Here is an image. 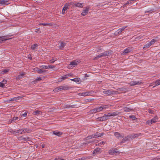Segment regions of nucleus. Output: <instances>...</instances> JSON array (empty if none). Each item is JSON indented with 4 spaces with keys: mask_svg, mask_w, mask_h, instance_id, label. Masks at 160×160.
I'll return each mask as SVG.
<instances>
[{
    "mask_svg": "<svg viewBox=\"0 0 160 160\" xmlns=\"http://www.w3.org/2000/svg\"><path fill=\"white\" fill-rule=\"evenodd\" d=\"M103 93L109 96L111 95L117 94H118V92L112 90H108L103 91Z\"/></svg>",
    "mask_w": 160,
    "mask_h": 160,
    "instance_id": "nucleus-1",
    "label": "nucleus"
},
{
    "mask_svg": "<svg viewBox=\"0 0 160 160\" xmlns=\"http://www.w3.org/2000/svg\"><path fill=\"white\" fill-rule=\"evenodd\" d=\"M80 62L81 61L79 59H76L73 60L71 62L70 64L69 65L68 67L69 68H70L72 66L73 67H75L78 65Z\"/></svg>",
    "mask_w": 160,
    "mask_h": 160,
    "instance_id": "nucleus-2",
    "label": "nucleus"
},
{
    "mask_svg": "<svg viewBox=\"0 0 160 160\" xmlns=\"http://www.w3.org/2000/svg\"><path fill=\"white\" fill-rule=\"evenodd\" d=\"M69 89V87L67 86H59L54 90L55 92H58L62 90H67Z\"/></svg>",
    "mask_w": 160,
    "mask_h": 160,
    "instance_id": "nucleus-3",
    "label": "nucleus"
},
{
    "mask_svg": "<svg viewBox=\"0 0 160 160\" xmlns=\"http://www.w3.org/2000/svg\"><path fill=\"white\" fill-rule=\"evenodd\" d=\"M110 54V52H109V51H106L100 53L94 59H96L98 58L101 57H105L109 55Z\"/></svg>",
    "mask_w": 160,
    "mask_h": 160,
    "instance_id": "nucleus-4",
    "label": "nucleus"
},
{
    "mask_svg": "<svg viewBox=\"0 0 160 160\" xmlns=\"http://www.w3.org/2000/svg\"><path fill=\"white\" fill-rule=\"evenodd\" d=\"M142 83L141 81H132L130 82L129 84L130 85V86H134L135 85H139L142 84Z\"/></svg>",
    "mask_w": 160,
    "mask_h": 160,
    "instance_id": "nucleus-5",
    "label": "nucleus"
},
{
    "mask_svg": "<svg viewBox=\"0 0 160 160\" xmlns=\"http://www.w3.org/2000/svg\"><path fill=\"white\" fill-rule=\"evenodd\" d=\"M108 119L109 118L107 117L106 114H104V116L97 118V121H103L106 120Z\"/></svg>",
    "mask_w": 160,
    "mask_h": 160,
    "instance_id": "nucleus-6",
    "label": "nucleus"
},
{
    "mask_svg": "<svg viewBox=\"0 0 160 160\" xmlns=\"http://www.w3.org/2000/svg\"><path fill=\"white\" fill-rule=\"evenodd\" d=\"M35 71L37 72L39 74L44 73L46 72V71L45 70L39 68H36L33 69Z\"/></svg>",
    "mask_w": 160,
    "mask_h": 160,
    "instance_id": "nucleus-7",
    "label": "nucleus"
},
{
    "mask_svg": "<svg viewBox=\"0 0 160 160\" xmlns=\"http://www.w3.org/2000/svg\"><path fill=\"white\" fill-rule=\"evenodd\" d=\"M108 152L110 154L112 155L115 154L116 153H118L119 154L120 152L118 151L117 149H114L110 150L108 151Z\"/></svg>",
    "mask_w": 160,
    "mask_h": 160,
    "instance_id": "nucleus-8",
    "label": "nucleus"
},
{
    "mask_svg": "<svg viewBox=\"0 0 160 160\" xmlns=\"http://www.w3.org/2000/svg\"><path fill=\"white\" fill-rule=\"evenodd\" d=\"M132 51V48L128 47L125 49L123 51L122 53L123 55H125L127 53H128Z\"/></svg>",
    "mask_w": 160,
    "mask_h": 160,
    "instance_id": "nucleus-9",
    "label": "nucleus"
},
{
    "mask_svg": "<svg viewBox=\"0 0 160 160\" xmlns=\"http://www.w3.org/2000/svg\"><path fill=\"white\" fill-rule=\"evenodd\" d=\"M98 112L101 111L102 110L108 108V105H102L96 108Z\"/></svg>",
    "mask_w": 160,
    "mask_h": 160,
    "instance_id": "nucleus-10",
    "label": "nucleus"
},
{
    "mask_svg": "<svg viewBox=\"0 0 160 160\" xmlns=\"http://www.w3.org/2000/svg\"><path fill=\"white\" fill-rule=\"evenodd\" d=\"M119 113L118 111L114 112H110L106 114L108 118L109 117L111 116H114L117 115Z\"/></svg>",
    "mask_w": 160,
    "mask_h": 160,
    "instance_id": "nucleus-11",
    "label": "nucleus"
},
{
    "mask_svg": "<svg viewBox=\"0 0 160 160\" xmlns=\"http://www.w3.org/2000/svg\"><path fill=\"white\" fill-rule=\"evenodd\" d=\"M91 93L89 92H86L79 93H78V95L80 96H86L89 95Z\"/></svg>",
    "mask_w": 160,
    "mask_h": 160,
    "instance_id": "nucleus-12",
    "label": "nucleus"
},
{
    "mask_svg": "<svg viewBox=\"0 0 160 160\" xmlns=\"http://www.w3.org/2000/svg\"><path fill=\"white\" fill-rule=\"evenodd\" d=\"M89 9L88 8L86 7L85 9L82 11V12L81 13L82 15V16H84L87 14L89 11Z\"/></svg>",
    "mask_w": 160,
    "mask_h": 160,
    "instance_id": "nucleus-13",
    "label": "nucleus"
},
{
    "mask_svg": "<svg viewBox=\"0 0 160 160\" xmlns=\"http://www.w3.org/2000/svg\"><path fill=\"white\" fill-rule=\"evenodd\" d=\"M117 92H118L117 94L119 93V92H127V89L125 88H118L117 89Z\"/></svg>",
    "mask_w": 160,
    "mask_h": 160,
    "instance_id": "nucleus-14",
    "label": "nucleus"
},
{
    "mask_svg": "<svg viewBox=\"0 0 160 160\" xmlns=\"http://www.w3.org/2000/svg\"><path fill=\"white\" fill-rule=\"evenodd\" d=\"M0 4L1 5H8L10 4V2L7 0H0Z\"/></svg>",
    "mask_w": 160,
    "mask_h": 160,
    "instance_id": "nucleus-15",
    "label": "nucleus"
},
{
    "mask_svg": "<svg viewBox=\"0 0 160 160\" xmlns=\"http://www.w3.org/2000/svg\"><path fill=\"white\" fill-rule=\"evenodd\" d=\"M114 135L117 138H123L124 137L123 135L121 134L119 132H117L114 133Z\"/></svg>",
    "mask_w": 160,
    "mask_h": 160,
    "instance_id": "nucleus-16",
    "label": "nucleus"
},
{
    "mask_svg": "<svg viewBox=\"0 0 160 160\" xmlns=\"http://www.w3.org/2000/svg\"><path fill=\"white\" fill-rule=\"evenodd\" d=\"M32 114L34 115H40L42 114V112L41 111L37 110L34 111L33 113Z\"/></svg>",
    "mask_w": 160,
    "mask_h": 160,
    "instance_id": "nucleus-17",
    "label": "nucleus"
},
{
    "mask_svg": "<svg viewBox=\"0 0 160 160\" xmlns=\"http://www.w3.org/2000/svg\"><path fill=\"white\" fill-rule=\"evenodd\" d=\"M51 133H52L54 135L57 136H60L62 134V132H58V131H53L51 132Z\"/></svg>",
    "mask_w": 160,
    "mask_h": 160,
    "instance_id": "nucleus-18",
    "label": "nucleus"
},
{
    "mask_svg": "<svg viewBox=\"0 0 160 160\" xmlns=\"http://www.w3.org/2000/svg\"><path fill=\"white\" fill-rule=\"evenodd\" d=\"M25 73L24 72H21L20 73V74L18 75V76L17 77V79L20 80L22 78V77H23L24 75H25Z\"/></svg>",
    "mask_w": 160,
    "mask_h": 160,
    "instance_id": "nucleus-19",
    "label": "nucleus"
},
{
    "mask_svg": "<svg viewBox=\"0 0 160 160\" xmlns=\"http://www.w3.org/2000/svg\"><path fill=\"white\" fill-rule=\"evenodd\" d=\"M138 136V135L137 134H132L128 136L129 139H133L137 137Z\"/></svg>",
    "mask_w": 160,
    "mask_h": 160,
    "instance_id": "nucleus-20",
    "label": "nucleus"
},
{
    "mask_svg": "<svg viewBox=\"0 0 160 160\" xmlns=\"http://www.w3.org/2000/svg\"><path fill=\"white\" fill-rule=\"evenodd\" d=\"M18 117H14L12 119L8 121V123L11 124L12 123H13L15 122L16 120L18 119Z\"/></svg>",
    "mask_w": 160,
    "mask_h": 160,
    "instance_id": "nucleus-21",
    "label": "nucleus"
},
{
    "mask_svg": "<svg viewBox=\"0 0 160 160\" xmlns=\"http://www.w3.org/2000/svg\"><path fill=\"white\" fill-rule=\"evenodd\" d=\"M158 120V118L157 116H155L154 118L150 120L151 123H155L157 122Z\"/></svg>",
    "mask_w": 160,
    "mask_h": 160,
    "instance_id": "nucleus-22",
    "label": "nucleus"
},
{
    "mask_svg": "<svg viewBox=\"0 0 160 160\" xmlns=\"http://www.w3.org/2000/svg\"><path fill=\"white\" fill-rule=\"evenodd\" d=\"M21 98V97H14L13 98H11L9 100L10 101H14L18 100H19Z\"/></svg>",
    "mask_w": 160,
    "mask_h": 160,
    "instance_id": "nucleus-23",
    "label": "nucleus"
},
{
    "mask_svg": "<svg viewBox=\"0 0 160 160\" xmlns=\"http://www.w3.org/2000/svg\"><path fill=\"white\" fill-rule=\"evenodd\" d=\"M124 112H129L131 111H133V109L127 107H124L123 109Z\"/></svg>",
    "mask_w": 160,
    "mask_h": 160,
    "instance_id": "nucleus-24",
    "label": "nucleus"
},
{
    "mask_svg": "<svg viewBox=\"0 0 160 160\" xmlns=\"http://www.w3.org/2000/svg\"><path fill=\"white\" fill-rule=\"evenodd\" d=\"M38 46V45L37 44H34L33 45H32L31 46V49L32 50H34L36 49H38L37 47Z\"/></svg>",
    "mask_w": 160,
    "mask_h": 160,
    "instance_id": "nucleus-25",
    "label": "nucleus"
},
{
    "mask_svg": "<svg viewBox=\"0 0 160 160\" xmlns=\"http://www.w3.org/2000/svg\"><path fill=\"white\" fill-rule=\"evenodd\" d=\"M79 79V78H75L73 79H71L70 80L73 81H74L75 82H76L78 83H80V82Z\"/></svg>",
    "mask_w": 160,
    "mask_h": 160,
    "instance_id": "nucleus-26",
    "label": "nucleus"
},
{
    "mask_svg": "<svg viewBox=\"0 0 160 160\" xmlns=\"http://www.w3.org/2000/svg\"><path fill=\"white\" fill-rule=\"evenodd\" d=\"M129 138L128 137V136L127 137H125L124 138L122 141H121V143H124L126 141H128V140H129Z\"/></svg>",
    "mask_w": 160,
    "mask_h": 160,
    "instance_id": "nucleus-27",
    "label": "nucleus"
},
{
    "mask_svg": "<svg viewBox=\"0 0 160 160\" xmlns=\"http://www.w3.org/2000/svg\"><path fill=\"white\" fill-rule=\"evenodd\" d=\"M74 5L77 7H83V4L81 3L78 2L75 3Z\"/></svg>",
    "mask_w": 160,
    "mask_h": 160,
    "instance_id": "nucleus-28",
    "label": "nucleus"
},
{
    "mask_svg": "<svg viewBox=\"0 0 160 160\" xmlns=\"http://www.w3.org/2000/svg\"><path fill=\"white\" fill-rule=\"evenodd\" d=\"M155 85L154 86L153 88H154L155 86H158L160 85V78L157 80L155 82Z\"/></svg>",
    "mask_w": 160,
    "mask_h": 160,
    "instance_id": "nucleus-29",
    "label": "nucleus"
},
{
    "mask_svg": "<svg viewBox=\"0 0 160 160\" xmlns=\"http://www.w3.org/2000/svg\"><path fill=\"white\" fill-rule=\"evenodd\" d=\"M69 3H66L63 7V9L65 11L67 9L69 8Z\"/></svg>",
    "mask_w": 160,
    "mask_h": 160,
    "instance_id": "nucleus-30",
    "label": "nucleus"
},
{
    "mask_svg": "<svg viewBox=\"0 0 160 160\" xmlns=\"http://www.w3.org/2000/svg\"><path fill=\"white\" fill-rule=\"evenodd\" d=\"M68 75H66L63 76L61 77V78L59 79V81H62L63 80H65L67 78H68Z\"/></svg>",
    "mask_w": 160,
    "mask_h": 160,
    "instance_id": "nucleus-31",
    "label": "nucleus"
},
{
    "mask_svg": "<svg viewBox=\"0 0 160 160\" xmlns=\"http://www.w3.org/2000/svg\"><path fill=\"white\" fill-rule=\"evenodd\" d=\"M65 46V43H63V42H61L60 43V45L59 47V48L61 50H62L63 49L64 47Z\"/></svg>",
    "mask_w": 160,
    "mask_h": 160,
    "instance_id": "nucleus-32",
    "label": "nucleus"
},
{
    "mask_svg": "<svg viewBox=\"0 0 160 160\" xmlns=\"http://www.w3.org/2000/svg\"><path fill=\"white\" fill-rule=\"evenodd\" d=\"M7 40H8V39L6 37L4 36L0 37V40L2 42L3 41H6Z\"/></svg>",
    "mask_w": 160,
    "mask_h": 160,
    "instance_id": "nucleus-33",
    "label": "nucleus"
},
{
    "mask_svg": "<svg viewBox=\"0 0 160 160\" xmlns=\"http://www.w3.org/2000/svg\"><path fill=\"white\" fill-rule=\"evenodd\" d=\"M58 59L56 58H52L51 60H50V62L51 63H53L55 61L57 60Z\"/></svg>",
    "mask_w": 160,
    "mask_h": 160,
    "instance_id": "nucleus-34",
    "label": "nucleus"
},
{
    "mask_svg": "<svg viewBox=\"0 0 160 160\" xmlns=\"http://www.w3.org/2000/svg\"><path fill=\"white\" fill-rule=\"evenodd\" d=\"M122 32L120 31V30L119 29L114 33V35L115 36H117L120 33H121Z\"/></svg>",
    "mask_w": 160,
    "mask_h": 160,
    "instance_id": "nucleus-35",
    "label": "nucleus"
},
{
    "mask_svg": "<svg viewBox=\"0 0 160 160\" xmlns=\"http://www.w3.org/2000/svg\"><path fill=\"white\" fill-rule=\"evenodd\" d=\"M75 106V105H66L64 106V108H73Z\"/></svg>",
    "mask_w": 160,
    "mask_h": 160,
    "instance_id": "nucleus-36",
    "label": "nucleus"
},
{
    "mask_svg": "<svg viewBox=\"0 0 160 160\" xmlns=\"http://www.w3.org/2000/svg\"><path fill=\"white\" fill-rule=\"evenodd\" d=\"M151 46V44L149 42H148L147 44H146L143 47V48H148L149 47H150Z\"/></svg>",
    "mask_w": 160,
    "mask_h": 160,
    "instance_id": "nucleus-37",
    "label": "nucleus"
},
{
    "mask_svg": "<svg viewBox=\"0 0 160 160\" xmlns=\"http://www.w3.org/2000/svg\"><path fill=\"white\" fill-rule=\"evenodd\" d=\"M23 133H26L27 132H29L30 130L27 128L22 129Z\"/></svg>",
    "mask_w": 160,
    "mask_h": 160,
    "instance_id": "nucleus-38",
    "label": "nucleus"
},
{
    "mask_svg": "<svg viewBox=\"0 0 160 160\" xmlns=\"http://www.w3.org/2000/svg\"><path fill=\"white\" fill-rule=\"evenodd\" d=\"M92 136L93 138H98V132H97L95 133L92 134Z\"/></svg>",
    "mask_w": 160,
    "mask_h": 160,
    "instance_id": "nucleus-39",
    "label": "nucleus"
},
{
    "mask_svg": "<svg viewBox=\"0 0 160 160\" xmlns=\"http://www.w3.org/2000/svg\"><path fill=\"white\" fill-rule=\"evenodd\" d=\"M96 108H94V109H92L91 110V112L92 113H95L96 112H97V110Z\"/></svg>",
    "mask_w": 160,
    "mask_h": 160,
    "instance_id": "nucleus-40",
    "label": "nucleus"
},
{
    "mask_svg": "<svg viewBox=\"0 0 160 160\" xmlns=\"http://www.w3.org/2000/svg\"><path fill=\"white\" fill-rule=\"evenodd\" d=\"M17 132L19 134H22L23 133L22 129L17 130Z\"/></svg>",
    "mask_w": 160,
    "mask_h": 160,
    "instance_id": "nucleus-41",
    "label": "nucleus"
},
{
    "mask_svg": "<svg viewBox=\"0 0 160 160\" xmlns=\"http://www.w3.org/2000/svg\"><path fill=\"white\" fill-rule=\"evenodd\" d=\"M88 158H89L88 157H83L81 158H78V160H85Z\"/></svg>",
    "mask_w": 160,
    "mask_h": 160,
    "instance_id": "nucleus-42",
    "label": "nucleus"
},
{
    "mask_svg": "<svg viewBox=\"0 0 160 160\" xmlns=\"http://www.w3.org/2000/svg\"><path fill=\"white\" fill-rule=\"evenodd\" d=\"M105 142L102 141L99 143H98V144H96V146H100L102 145H104V144H105Z\"/></svg>",
    "mask_w": 160,
    "mask_h": 160,
    "instance_id": "nucleus-43",
    "label": "nucleus"
},
{
    "mask_svg": "<svg viewBox=\"0 0 160 160\" xmlns=\"http://www.w3.org/2000/svg\"><path fill=\"white\" fill-rule=\"evenodd\" d=\"M40 68L42 69H48V66H46L44 65H42V66H41L40 67Z\"/></svg>",
    "mask_w": 160,
    "mask_h": 160,
    "instance_id": "nucleus-44",
    "label": "nucleus"
},
{
    "mask_svg": "<svg viewBox=\"0 0 160 160\" xmlns=\"http://www.w3.org/2000/svg\"><path fill=\"white\" fill-rule=\"evenodd\" d=\"M27 113L26 112H25L24 113H21L20 116L21 117H26L27 116Z\"/></svg>",
    "mask_w": 160,
    "mask_h": 160,
    "instance_id": "nucleus-45",
    "label": "nucleus"
},
{
    "mask_svg": "<svg viewBox=\"0 0 160 160\" xmlns=\"http://www.w3.org/2000/svg\"><path fill=\"white\" fill-rule=\"evenodd\" d=\"M129 118L132 119V120H135L136 119V118L134 115H130L129 116Z\"/></svg>",
    "mask_w": 160,
    "mask_h": 160,
    "instance_id": "nucleus-46",
    "label": "nucleus"
},
{
    "mask_svg": "<svg viewBox=\"0 0 160 160\" xmlns=\"http://www.w3.org/2000/svg\"><path fill=\"white\" fill-rule=\"evenodd\" d=\"M156 41V40L152 39L150 42H149L151 43V45H152V44H153L154 43H155Z\"/></svg>",
    "mask_w": 160,
    "mask_h": 160,
    "instance_id": "nucleus-47",
    "label": "nucleus"
},
{
    "mask_svg": "<svg viewBox=\"0 0 160 160\" xmlns=\"http://www.w3.org/2000/svg\"><path fill=\"white\" fill-rule=\"evenodd\" d=\"M132 1H128L125 4H124V6H126L127 5L129 4H132Z\"/></svg>",
    "mask_w": 160,
    "mask_h": 160,
    "instance_id": "nucleus-48",
    "label": "nucleus"
},
{
    "mask_svg": "<svg viewBox=\"0 0 160 160\" xmlns=\"http://www.w3.org/2000/svg\"><path fill=\"white\" fill-rule=\"evenodd\" d=\"M148 112L149 113H151V114H154V111L152 110H151V109H148Z\"/></svg>",
    "mask_w": 160,
    "mask_h": 160,
    "instance_id": "nucleus-49",
    "label": "nucleus"
},
{
    "mask_svg": "<svg viewBox=\"0 0 160 160\" xmlns=\"http://www.w3.org/2000/svg\"><path fill=\"white\" fill-rule=\"evenodd\" d=\"M127 27V26H123L121 28H119V29L120 30V31H121L122 32V31H123V30L124 29H125V28H126Z\"/></svg>",
    "mask_w": 160,
    "mask_h": 160,
    "instance_id": "nucleus-50",
    "label": "nucleus"
},
{
    "mask_svg": "<svg viewBox=\"0 0 160 160\" xmlns=\"http://www.w3.org/2000/svg\"><path fill=\"white\" fill-rule=\"evenodd\" d=\"M104 133L103 132H102L100 133H98V137H101V136H102L104 134Z\"/></svg>",
    "mask_w": 160,
    "mask_h": 160,
    "instance_id": "nucleus-51",
    "label": "nucleus"
},
{
    "mask_svg": "<svg viewBox=\"0 0 160 160\" xmlns=\"http://www.w3.org/2000/svg\"><path fill=\"white\" fill-rule=\"evenodd\" d=\"M100 150H101V149L100 148H97L95 149V151H96V152H98L99 153L100 152Z\"/></svg>",
    "mask_w": 160,
    "mask_h": 160,
    "instance_id": "nucleus-52",
    "label": "nucleus"
},
{
    "mask_svg": "<svg viewBox=\"0 0 160 160\" xmlns=\"http://www.w3.org/2000/svg\"><path fill=\"white\" fill-rule=\"evenodd\" d=\"M55 67L53 65H49L48 66V69L49 68H54Z\"/></svg>",
    "mask_w": 160,
    "mask_h": 160,
    "instance_id": "nucleus-53",
    "label": "nucleus"
},
{
    "mask_svg": "<svg viewBox=\"0 0 160 160\" xmlns=\"http://www.w3.org/2000/svg\"><path fill=\"white\" fill-rule=\"evenodd\" d=\"M54 160H64V159H62L61 158L58 157L55 158Z\"/></svg>",
    "mask_w": 160,
    "mask_h": 160,
    "instance_id": "nucleus-54",
    "label": "nucleus"
},
{
    "mask_svg": "<svg viewBox=\"0 0 160 160\" xmlns=\"http://www.w3.org/2000/svg\"><path fill=\"white\" fill-rule=\"evenodd\" d=\"M150 120H148L146 122V124L147 125H149L152 124Z\"/></svg>",
    "mask_w": 160,
    "mask_h": 160,
    "instance_id": "nucleus-55",
    "label": "nucleus"
},
{
    "mask_svg": "<svg viewBox=\"0 0 160 160\" xmlns=\"http://www.w3.org/2000/svg\"><path fill=\"white\" fill-rule=\"evenodd\" d=\"M153 12V10H151L149 11H145V13H152Z\"/></svg>",
    "mask_w": 160,
    "mask_h": 160,
    "instance_id": "nucleus-56",
    "label": "nucleus"
},
{
    "mask_svg": "<svg viewBox=\"0 0 160 160\" xmlns=\"http://www.w3.org/2000/svg\"><path fill=\"white\" fill-rule=\"evenodd\" d=\"M4 86V84L1 82H0V87H3Z\"/></svg>",
    "mask_w": 160,
    "mask_h": 160,
    "instance_id": "nucleus-57",
    "label": "nucleus"
},
{
    "mask_svg": "<svg viewBox=\"0 0 160 160\" xmlns=\"http://www.w3.org/2000/svg\"><path fill=\"white\" fill-rule=\"evenodd\" d=\"M93 138L92 136V135H90L89 136H88L87 137V139H91L92 138Z\"/></svg>",
    "mask_w": 160,
    "mask_h": 160,
    "instance_id": "nucleus-58",
    "label": "nucleus"
},
{
    "mask_svg": "<svg viewBox=\"0 0 160 160\" xmlns=\"http://www.w3.org/2000/svg\"><path fill=\"white\" fill-rule=\"evenodd\" d=\"M40 25H42L43 26H46L48 25H49V24L48 23H41L40 24Z\"/></svg>",
    "mask_w": 160,
    "mask_h": 160,
    "instance_id": "nucleus-59",
    "label": "nucleus"
},
{
    "mask_svg": "<svg viewBox=\"0 0 160 160\" xmlns=\"http://www.w3.org/2000/svg\"><path fill=\"white\" fill-rule=\"evenodd\" d=\"M17 133H18V132H17V130H14L13 131V132H12V134H16Z\"/></svg>",
    "mask_w": 160,
    "mask_h": 160,
    "instance_id": "nucleus-60",
    "label": "nucleus"
},
{
    "mask_svg": "<svg viewBox=\"0 0 160 160\" xmlns=\"http://www.w3.org/2000/svg\"><path fill=\"white\" fill-rule=\"evenodd\" d=\"M8 69H5L3 71V73H6L7 72H8Z\"/></svg>",
    "mask_w": 160,
    "mask_h": 160,
    "instance_id": "nucleus-61",
    "label": "nucleus"
},
{
    "mask_svg": "<svg viewBox=\"0 0 160 160\" xmlns=\"http://www.w3.org/2000/svg\"><path fill=\"white\" fill-rule=\"evenodd\" d=\"M3 83H4V84H6L7 82V81L6 80H2V81Z\"/></svg>",
    "mask_w": 160,
    "mask_h": 160,
    "instance_id": "nucleus-62",
    "label": "nucleus"
},
{
    "mask_svg": "<svg viewBox=\"0 0 160 160\" xmlns=\"http://www.w3.org/2000/svg\"><path fill=\"white\" fill-rule=\"evenodd\" d=\"M42 80V78L40 77L36 79V80L37 81H40Z\"/></svg>",
    "mask_w": 160,
    "mask_h": 160,
    "instance_id": "nucleus-63",
    "label": "nucleus"
},
{
    "mask_svg": "<svg viewBox=\"0 0 160 160\" xmlns=\"http://www.w3.org/2000/svg\"><path fill=\"white\" fill-rule=\"evenodd\" d=\"M67 75H68V78L70 76H72V74H66Z\"/></svg>",
    "mask_w": 160,
    "mask_h": 160,
    "instance_id": "nucleus-64",
    "label": "nucleus"
}]
</instances>
